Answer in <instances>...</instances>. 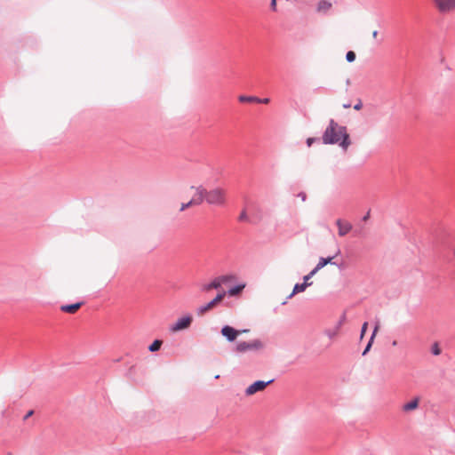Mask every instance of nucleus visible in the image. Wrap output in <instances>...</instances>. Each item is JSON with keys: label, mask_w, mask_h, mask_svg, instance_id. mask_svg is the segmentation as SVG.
Masks as SVG:
<instances>
[{"label": "nucleus", "mask_w": 455, "mask_h": 455, "mask_svg": "<svg viewBox=\"0 0 455 455\" xmlns=\"http://www.w3.org/2000/svg\"><path fill=\"white\" fill-rule=\"evenodd\" d=\"M312 283H297L295 284L292 292L289 295V298H291L293 295L299 292L304 291L307 287L310 286Z\"/></svg>", "instance_id": "ddd939ff"}, {"label": "nucleus", "mask_w": 455, "mask_h": 455, "mask_svg": "<svg viewBox=\"0 0 455 455\" xmlns=\"http://www.w3.org/2000/svg\"><path fill=\"white\" fill-rule=\"evenodd\" d=\"M300 198H302V200H305L306 199V195L304 193L300 194Z\"/></svg>", "instance_id": "72a5a7b5"}, {"label": "nucleus", "mask_w": 455, "mask_h": 455, "mask_svg": "<svg viewBox=\"0 0 455 455\" xmlns=\"http://www.w3.org/2000/svg\"><path fill=\"white\" fill-rule=\"evenodd\" d=\"M271 8L273 11H276V0H271Z\"/></svg>", "instance_id": "cd10ccee"}, {"label": "nucleus", "mask_w": 455, "mask_h": 455, "mask_svg": "<svg viewBox=\"0 0 455 455\" xmlns=\"http://www.w3.org/2000/svg\"><path fill=\"white\" fill-rule=\"evenodd\" d=\"M193 318L191 315H186L179 318L176 323L172 325L171 331L177 332L185 329H188L192 323Z\"/></svg>", "instance_id": "423d86ee"}, {"label": "nucleus", "mask_w": 455, "mask_h": 455, "mask_svg": "<svg viewBox=\"0 0 455 455\" xmlns=\"http://www.w3.org/2000/svg\"><path fill=\"white\" fill-rule=\"evenodd\" d=\"M226 292L223 291L221 293H219L212 300L208 302L207 304L201 306L197 308L196 313L198 315L202 316L208 311L213 309L216 307L225 298Z\"/></svg>", "instance_id": "20e7f679"}, {"label": "nucleus", "mask_w": 455, "mask_h": 455, "mask_svg": "<svg viewBox=\"0 0 455 455\" xmlns=\"http://www.w3.org/2000/svg\"><path fill=\"white\" fill-rule=\"evenodd\" d=\"M244 286H245L244 284H241V285L233 287L228 291V294L230 296H235V295L239 294L243 290Z\"/></svg>", "instance_id": "6ab92c4d"}, {"label": "nucleus", "mask_w": 455, "mask_h": 455, "mask_svg": "<svg viewBox=\"0 0 455 455\" xmlns=\"http://www.w3.org/2000/svg\"><path fill=\"white\" fill-rule=\"evenodd\" d=\"M419 398L415 397V398L411 399V401H409L408 403H405L403 405L402 410L404 412H409V411H414L419 407Z\"/></svg>", "instance_id": "9b49d317"}, {"label": "nucleus", "mask_w": 455, "mask_h": 455, "mask_svg": "<svg viewBox=\"0 0 455 455\" xmlns=\"http://www.w3.org/2000/svg\"><path fill=\"white\" fill-rule=\"evenodd\" d=\"M221 334L230 342L236 339V338L241 334V331L238 330H235V328L225 325L221 329Z\"/></svg>", "instance_id": "6e6552de"}, {"label": "nucleus", "mask_w": 455, "mask_h": 455, "mask_svg": "<svg viewBox=\"0 0 455 455\" xmlns=\"http://www.w3.org/2000/svg\"><path fill=\"white\" fill-rule=\"evenodd\" d=\"M362 102H358L356 105L354 106V108L355 110H360L362 108Z\"/></svg>", "instance_id": "7c9ffc66"}, {"label": "nucleus", "mask_w": 455, "mask_h": 455, "mask_svg": "<svg viewBox=\"0 0 455 455\" xmlns=\"http://www.w3.org/2000/svg\"><path fill=\"white\" fill-rule=\"evenodd\" d=\"M241 331V334L242 333H246V332H249V330H239Z\"/></svg>", "instance_id": "f704fd0d"}, {"label": "nucleus", "mask_w": 455, "mask_h": 455, "mask_svg": "<svg viewBox=\"0 0 455 455\" xmlns=\"http://www.w3.org/2000/svg\"><path fill=\"white\" fill-rule=\"evenodd\" d=\"M367 328H368V323L365 322V323H363V324L362 326L360 339H363L364 337Z\"/></svg>", "instance_id": "393cba45"}, {"label": "nucleus", "mask_w": 455, "mask_h": 455, "mask_svg": "<svg viewBox=\"0 0 455 455\" xmlns=\"http://www.w3.org/2000/svg\"><path fill=\"white\" fill-rule=\"evenodd\" d=\"M349 107H350V106H349L348 104L344 105V108H349Z\"/></svg>", "instance_id": "4c0bfd02"}, {"label": "nucleus", "mask_w": 455, "mask_h": 455, "mask_svg": "<svg viewBox=\"0 0 455 455\" xmlns=\"http://www.w3.org/2000/svg\"><path fill=\"white\" fill-rule=\"evenodd\" d=\"M272 382L273 379L268 381L257 380L245 389V395L247 396H251L256 394L257 392L263 391Z\"/></svg>", "instance_id": "39448f33"}, {"label": "nucleus", "mask_w": 455, "mask_h": 455, "mask_svg": "<svg viewBox=\"0 0 455 455\" xmlns=\"http://www.w3.org/2000/svg\"><path fill=\"white\" fill-rule=\"evenodd\" d=\"M269 101H270V100L268 98H265V99H259V103L267 104V103H269Z\"/></svg>", "instance_id": "c85d7f7f"}, {"label": "nucleus", "mask_w": 455, "mask_h": 455, "mask_svg": "<svg viewBox=\"0 0 455 455\" xmlns=\"http://www.w3.org/2000/svg\"><path fill=\"white\" fill-rule=\"evenodd\" d=\"M333 259V257L329 258H320L317 265L314 268V272H318L320 269H322L323 267H325L327 264L331 263V260Z\"/></svg>", "instance_id": "4468645a"}, {"label": "nucleus", "mask_w": 455, "mask_h": 455, "mask_svg": "<svg viewBox=\"0 0 455 455\" xmlns=\"http://www.w3.org/2000/svg\"><path fill=\"white\" fill-rule=\"evenodd\" d=\"M314 141H315V139H314V138H308V139L307 140V146H308V147H310V146L313 144V142H314Z\"/></svg>", "instance_id": "c756f323"}, {"label": "nucleus", "mask_w": 455, "mask_h": 455, "mask_svg": "<svg viewBox=\"0 0 455 455\" xmlns=\"http://www.w3.org/2000/svg\"><path fill=\"white\" fill-rule=\"evenodd\" d=\"M346 59L348 62H353L355 60V53L353 51L347 52Z\"/></svg>", "instance_id": "5701e85b"}, {"label": "nucleus", "mask_w": 455, "mask_h": 455, "mask_svg": "<svg viewBox=\"0 0 455 455\" xmlns=\"http://www.w3.org/2000/svg\"><path fill=\"white\" fill-rule=\"evenodd\" d=\"M369 218V213H367L364 217H363V220H367Z\"/></svg>", "instance_id": "c9c22d12"}, {"label": "nucleus", "mask_w": 455, "mask_h": 455, "mask_svg": "<svg viewBox=\"0 0 455 455\" xmlns=\"http://www.w3.org/2000/svg\"><path fill=\"white\" fill-rule=\"evenodd\" d=\"M33 414V411H30L28 412V414L26 415L25 419H28V417H30L31 415Z\"/></svg>", "instance_id": "473e14b6"}, {"label": "nucleus", "mask_w": 455, "mask_h": 455, "mask_svg": "<svg viewBox=\"0 0 455 455\" xmlns=\"http://www.w3.org/2000/svg\"><path fill=\"white\" fill-rule=\"evenodd\" d=\"M440 12L445 13L455 9V0H433Z\"/></svg>", "instance_id": "0eeeda50"}, {"label": "nucleus", "mask_w": 455, "mask_h": 455, "mask_svg": "<svg viewBox=\"0 0 455 455\" xmlns=\"http://www.w3.org/2000/svg\"><path fill=\"white\" fill-rule=\"evenodd\" d=\"M220 283L219 281V278L216 277L215 279H213L210 283L208 284H205L204 287H203V290L205 291H210L212 290H215V289H219L220 287Z\"/></svg>", "instance_id": "2eb2a0df"}, {"label": "nucleus", "mask_w": 455, "mask_h": 455, "mask_svg": "<svg viewBox=\"0 0 455 455\" xmlns=\"http://www.w3.org/2000/svg\"><path fill=\"white\" fill-rule=\"evenodd\" d=\"M83 304V302H77L71 305H62L60 307V310L68 314H75L78 311V309L82 307Z\"/></svg>", "instance_id": "f8f14e48"}, {"label": "nucleus", "mask_w": 455, "mask_h": 455, "mask_svg": "<svg viewBox=\"0 0 455 455\" xmlns=\"http://www.w3.org/2000/svg\"><path fill=\"white\" fill-rule=\"evenodd\" d=\"M218 278L220 283V285H222V284L229 282L230 280H232L233 277L231 275H221V276H219Z\"/></svg>", "instance_id": "4be33fe9"}, {"label": "nucleus", "mask_w": 455, "mask_h": 455, "mask_svg": "<svg viewBox=\"0 0 455 455\" xmlns=\"http://www.w3.org/2000/svg\"><path fill=\"white\" fill-rule=\"evenodd\" d=\"M197 205H201L200 198L198 197L196 191H194V195H193L191 200L188 201V203L181 204L180 211L183 212L189 207L197 206Z\"/></svg>", "instance_id": "9d476101"}, {"label": "nucleus", "mask_w": 455, "mask_h": 455, "mask_svg": "<svg viewBox=\"0 0 455 455\" xmlns=\"http://www.w3.org/2000/svg\"><path fill=\"white\" fill-rule=\"evenodd\" d=\"M377 36H378V31H377V30L373 31V32H372V37H373V38H376V37H377Z\"/></svg>", "instance_id": "2f4dec72"}, {"label": "nucleus", "mask_w": 455, "mask_h": 455, "mask_svg": "<svg viewBox=\"0 0 455 455\" xmlns=\"http://www.w3.org/2000/svg\"><path fill=\"white\" fill-rule=\"evenodd\" d=\"M431 352L435 355H439L441 354V348L438 345V343H434L431 347Z\"/></svg>", "instance_id": "412c9836"}, {"label": "nucleus", "mask_w": 455, "mask_h": 455, "mask_svg": "<svg viewBox=\"0 0 455 455\" xmlns=\"http://www.w3.org/2000/svg\"><path fill=\"white\" fill-rule=\"evenodd\" d=\"M331 3L325 0H322L317 4V11L319 12H326L331 8Z\"/></svg>", "instance_id": "dca6fc26"}, {"label": "nucleus", "mask_w": 455, "mask_h": 455, "mask_svg": "<svg viewBox=\"0 0 455 455\" xmlns=\"http://www.w3.org/2000/svg\"><path fill=\"white\" fill-rule=\"evenodd\" d=\"M317 272H314V269L307 275L304 276V282L308 283V280L314 276Z\"/></svg>", "instance_id": "a878e982"}, {"label": "nucleus", "mask_w": 455, "mask_h": 455, "mask_svg": "<svg viewBox=\"0 0 455 455\" xmlns=\"http://www.w3.org/2000/svg\"><path fill=\"white\" fill-rule=\"evenodd\" d=\"M163 344V341L160 339H156L149 347L148 350L150 352H156L158 351Z\"/></svg>", "instance_id": "a211bd4d"}, {"label": "nucleus", "mask_w": 455, "mask_h": 455, "mask_svg": "<svg viewBox=\"0 0 455 455\" xmlns=\"http://www.w3.org/2000/svg\"><path fill=\"white\" fill-rule=\"evenodd\" d=\"M322 140L324 144H338L344 150H347L351 144L346 127L339 125L332 119L326 127Z\"/></svg>", "instance_id": "f257e3e1"}, {"label": "nucleus", "mask_w": 455, "mask_h": 455, "mask_svg": "<svg viewBox=\"0 0 455 455\" xmlns=\"http://www.w3.org/2000/svg\"><path fill=\"white\" fill-rule=\"evenodd\" d=\"M336 225L339 229V236H345L352 230V224L348 222L347 220L338 219L336 220Z\"/></svg>", "instance_id": "1a4fd4ad"}, {"label": "nucleus", "mask_w": 455, "mask_h": 455, "mask_svg": "<svg viewBox=\"0 0 455 455\" xmlns=\"http://www.w3.org/2000/svg\"><path fill=\"white\" fill-rule=\"evenodd\" d=\"M238 100L240 102L256 103V102H259V98L255 97V96L241 95L238 97Z\"/></svg>", "instance_id": "f3484780"}, {"label": "nucleus", "mask_w": 455, "mask_h": 455, "mask_svg": "<svg viewBox=\"0 0 455 455\" xmlns=\"http://www.w3.org/2000/svg\"><path fill=\"white\" fill-rule=\"evenodd\" d=\"M264 347V343L259 339H252L250 341H241L235 345V351L240 354L248 351H258Z\"/></svg>", "instance_id": "7ed1b4c3"}, {"label": "nucleus", "mask_w": 455, "mask_h": 455, "mask_svg": "<svg viewBox=\"0 0 455 455\" xmlns=\"http://www.w3.org/2000/svg\"><path fill=\"white\" fill-rule=\"evenodd\" d=\"M372 343H373V337H371V339H370V340H369V342H368L364 351L363 352V355H365L370 351Z\"/></svg>", "instance_id": "b1692460"}, {"label": "nucleus", "mask_w": 455, "mask_h": 455, "mask_svg": "<svg viewBox=\"0 0 455 455\" xmlns=\"http://www.w3.org/2000/svg\"><path fill=\"white\" fill-rule=\"evenodd\" d=\"M392 345H393V346H396V345H397V341H396V340H394V341L392 342Z\"/></svg>", "instance_id": "e433bc0d"}, {"label": "nucleus", "mask_w": 455, "mask_h": 455, "mask_svg": "<svg viewBox=\"0 0 455 455\" xmlns=\"http://www.w3.org/2000/svg\"><path fill=\"white\" fill-rule=\"evenodd\" d=\"M191 189L196 191L198 197L200 198V204H202L204 201L208 204L223 206L227 202V192L221 188H215L211 190H207L202 185L192 186Z\"/></svg>", "instance_id": "f03ea898"}, {"label": "nucleus", "mask_w": 455, "mask_h": 455, "mask_svg": "<svg viewBox=\"0 0 455 455\" xmlns=\"http://www.w3.org/2000/svg\"><path fill=\"white\" fill-rule=\"evenodd\" d=\"M379 323H377L375 328H374V330H373L372 335H371V337H373V339L375 338V336H376V334H377V332L379 331Z\"/></svg>", "instance_id": "bb28decb"}, {"label": "nucleus", "mask_w": 455, "mask_h": 455, "mask_svg": "<svg viewBox=\"0 0 455 455\" xmlns=\"http://www.w3.org/2000/svg\"><path fill=\"white\" fill-rule=\"evenodd\" d=\"M238 220L240 222H248V223L251 222L250 218H249L245 209L242 210V212L238 217Z\"/></svg>", "instance_id": "aec40b11"}]
</instances>
